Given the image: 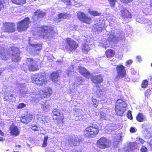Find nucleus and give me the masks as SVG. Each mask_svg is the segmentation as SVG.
<instances>
[{
    "mask_svg": "<svg viewBox=\"0 0 152 152\" xmlns=\"http://www.w3.org/2000/svg\"><path fill=\"white\" fill-rule=\"evenodd\" d=\"M12 56V61L17 62L21 59L19 53L17 52L15 48L12 47L6 51L5 49L3 47L0 46V58L3 60H6Z\"/></svg>",
    "mask_w": 152,
    "mask_h": 152,
    "instance_id": "nucleus-1",
    "label": "nucleus"
},
{
    "mask_svg": "<svg viewBox=\"0 0 152 152\" xmlns=\"http://www.w3.org/2000/svg\"><path fill=\"white\" fill-rule=\"evenodd\" d=\"M99 131V127L96 125H91L86 127L83 131V135L86 138H91L95 137Z\"/></svg>",
    "mask_w": 152,
    "mask_h": 152,
    "instance_id": "nucleus-2",
    "label": "nucleus"
},
{
    "mask_svg": "<svg viewBox=\"0 0 152 152\" xmlns=\"http://www.w3.org/2000/svg\"><path fill=\"white\" fill-rule=\"evenodd\" d=\"M116 70L117 72V75L114 79L115 81H117L120 78L125 77L124 80L125 81L129 82L130 81V79L128 77H126V71L125 67L121 64L115 65Z\"/></svg>",
    "mask_w": 152,
    "mask_h": 152,
    "instance_id": "nucleus-3",
    "label": "nucleus"
},
{
    "mask_svg": "<svg viewBox=\"0 0 152 152\" xmlns=\"http://www.w3.org/2000/svg\"><path fill=\"white\" fill-rule=\"evenodd\" d=\"M31 81L37 86H44L48 82L46 75L44 73H40L35 75L32 78Z\"/></svg>",
    "mask_w": 152,
    "mask_h": 152,
    "instance_id": "nucleus-4",
    "label": "nucleus"
},
{
    "mask_svg": "<svg viewBox=\"0 0 152 152\" xmlns=\"http://www.w3.org/2000/svg\"><path fill=\"white\" fill-rule=\"evenodd\" d=\"M34 59L32 58H27L26 64H24L23 69L25 72L28 70L30 72H34L39 70L38 65L36 63L33 64Z\"/></svg>",
    "mask_w": 152,
    "mask_h": 152,
    "instance_id": "nucleus-5",
    "label": "nucleus"
},
{
    "mask_svg": "<svg viewBox=\"0 0 152 152\" xmlns=\"http://www.w3.org/2000/svg\"><path fill=\"white\" fill-rule=\"evenodd\" d=\"M112 144L111 140L104 137H101L96 142V147L100 149H104L110 147Z\"/></svg>",
    "mask_w": 152,
    "mask_h": 152,
    "instance_id": "nucleus-6",
    "label": "nucleus"
},
{
    "mask_svg": "<svg viewBox=\"0 0 152 152\" xmlns=\"http://www.w3.org/2000/svg\"><path fill=\"white\" fill-rule=\"evenodd\" d=\"M117 104L115 108V112L118 115H122L126 110L127 104L121 99L118 100Z\"/></svg>",
    "mask_w": 152,
    "mask_h": 152,
    "instance_id": "nucleus-7",
    "label": "nucleus"
},
{
    "mask_svg": "<svg viewBox=\"0 0 152 152\" xmlns=\"http://www.w3.org/2000/svg\"><path fill=\"white\" fill-rule=\"evenodd\" d=\"M31 22L28 17L18 22L17 26V31L19 32L25 31L29 27V24Z\"/></svg>",
    "mask_w": 152,
    "mask_h": 152,
    "instance_id": "nucleus-8",
    "label": "nucleus"
},
{
    "mask_svg": "<svg viewBox=\"0 0 152 152\" xmlns=\"http://www.w3.org/2000/svg\"><path fill=\"white\" fill-rule=\"evenodd\" d=\"M52 119L53 120L56 121L58 124L64 123V114L59 109L54 108L52 111Z\"/></svg>",
    "mask_w": 152,
    "mask_h": 152,
    "instance_id": "nucleus-9",
    "label": "nucleus"
},
{
    "mask_svg": "<svg viewBox=\"0 0 152 152\" xmlns=\"http://www.w3.org/2000/svg\"><path fill=\"white\" fill-rule=\"evenodd\" d=\"M39 32L40 36H42L43 39H48L50 35V33L51 32L50 28L48 26H43L39 27Z\"/></svg>",
    "mask_w": 152,
    "mask_h": 152,
    "instance_id": "nucleus-10",
    "label": "nucleus"
},
{
    "mask_svg": "<svg viewBox=\"0 0 152 152\" xmlns=\"http://www.w3.org/2000/svg\"><path fill=\"white\" fill-rule=\"evenodd\" d=\"M53 91L50 87H45L43 89L40 91L39 93V96L41 99L49 97L52 94Z\"/></svg>",
    "mask_w": 152,
    "mask_h": 152,
    "instance_id": "nucleus-11",
    "label": "nucleus"
},
{
    "mask_svg": "<svg viewBox=\"0 0 152 152\" xmlns=\"http://www.w3.org/2000/svg\"><path fill=\"white\" fill-rule=\"evenodd\" d=\"M77 15L79 20L82 23H85L87 24H90L92 22L91 18L82 12H79L77 13Z\"/></svg>",
    "mask_w": 152,
    "mask_h": 152,
    "instance_id": "nucleus-12",
    "label": "nucleus"
},
{
    "mask_svg": "<svg viewBox=\"0 0 152 152\" xmlns=\"http://www.w3.org/2000/svg\"><path fill=\"white\" fill-rule=\"evenodd\" d=\"M4 31L8 33H13L15 31V24L12 23L5 22L3 24Z\"/></svg>",
    "mask_w": 152,
    "mask_h": 152,
    "instance_id": "nucleus-13",
    "label": "nucleus"
},
{
    "mask_svg": "<svg viewBox=\"0 0 152 152\" xmlns=\"http://www.w3.org/2000/svg\"><path fill=\"white\" fill-rule=\"evenodd\" d=\"M21 118L20 121L22 123L27 124L32 120L33 117L32 114L30 113L26 112Z\"/></svg>",
    "mask_w": 152,
    "mask_h": 152,
    "instance_id": "nucleus-14",
    "label": "nucleus"
},
{
    "mask_svg": "<svg viewBox=\"0 0 152 152\" xmlns=\"http://www.w3.org/2000/svg\"><path fill=\"white\" fill-rule=\"evenodd\" d=\"M120 15L124 20L131 18L132 16L131 13L126 8H123L120 10Z\"/></svg>",
    "mask_w": 152,
    "mask_h": 152,
    "instance_id": "nucleus-15",
    "label": "nucleus"
},
{
    "mask_svg": "<svg viewBox=\"0 0 152 152\" xmlns=\"http://www.w3.org/2000/svg\"><path fill=\"white\" fill-rule=\"evenodd\" d=\"M77 71L84 77L87 79H89L91 75V73L84 67L81 66H78Z\"/></svg>",
    "mask_w": 152,
    "mask_h": 152,
    "instance_id": "nucleus-16",
    "label": "nucleus"
},
{
    "mask_svg": "<svg viewBox=\"0 0 152 152\" xmlns=\"http://www.w3.org/2000/svg\"><path fill=\"white\" fill-rule=\"evenodd\" d=\"M90 77H91V80L92 82L96 84H100L103 80L101 75L94 76L91 74Z\"/></svg>",
    "mask_w": 152,
    "mask_h": 152,
    "instance_id": "nucleus-17",
    "label": "nucleus"
},
{
    "mask_svg": "<svg viewBox=\"0 0 152 152\" xmlns=\"http://www.w3.org/2000/svg\"><path fill=\"white\" fill-rule=\"evenodd\" d=\"M82 140L78 137H75L74 138H72L69 139L68 142L69 145L71 146H77L80 143L82 142Z\"/></svg>",
    "mask_w": 152,
    "mask_h": 152,
    "instance_id": "nucleus-18",
    "label": "nucleus"
},
{
    "mask_svg": "<svg viewBox=\"0 0 152 152\" xmlns=\"http://www.w3.org/2000/svg\"><path fill=\"white\" fill-rule=\"evenodd\" d=\"M66 40L70 50H74L78 47V45L77 43L70 38H66Z\"/></svg>",
    "mask_w": 152,
    "mask_h": 152,
    "instance_id": "nucleus-19",
    "label": "nucleus"
},
{
    "mask_svg": "<svg viewBox=\"0 0 152 152\" xmlns=\"http://www.w3.org/2000/svg\"><path fill=\"white\" fill-rule=\"evenodd\" d=\"M59 77V74L57 71L53 72L50 75V79L53 82L56 83L58 81V78Z\"/></svg>",
    "mask_w": 152,
    "mask_h": 152,
    "instance_id": "nucleus-20",
    "label": "nucleus"
},
{
    "mask_svg": "<svg viewBox=\"0 0 152 152\" xmlns=\"http://www.w3.org/2000/svg\"><path fill=\"white\" fill-rule=\"evenodd\" d=\"M10 133L11 135L17 136L19 135V132L17 126L12 125L10 127Z\"/></svg>",
    "mask_w": 152,
    "mask_h": 152,
    "instance_id": "nucleus-21",
    "label": "nucleus"
},
{
    "mask_svg": "<svg viewBox=\"0 0 152 152\" xmlns=\"http://www.w3.org/2000/svg\"><path fill=\"white\" fill-rule=\"evenodd\" d=\"M50 108V103L48 102L47 100L45 101L42 102L41 108L43 111L47 112L49 111Z\"/></svg>",
    "mask_w": 152,
    "mask_h": 152,
    "instance_id": "nucleus-22",
    "label": "nucleus"
},
{
    "mask_svg": "<svg viewBox=\"0 0 152 152\" xmlns=\"http://www.w3.org/2000/svg\"><path fill=\"white\" fill-rule=\"evenodd\" d=\"M115 54V51L112 49H107L105 53L106 57L109 58H111L114 57Z\"/></svg>",
    "mask_w": 152,
    "mask_h": 152,
    "instance_id": "nucleus-23",
    "label": "nucleus"
},
{
    "mask_svg": "<svg viewBox=\"0 0 152 152\" xmlns=\"http://www.w3.org/2000/svg\"><path fill=\"white\" fill-rule=\"evenodd\" d=\"M104 28V26L101 24L96 23L94 25V30L98 33L102 32Z\"/></svg>",
    "mask_w": 152,
    "mask_h": 152,
    "instance_id": "nucleus-24",
    "label": "nucleus"
},
{
    "mask_svg": "<svg viewBox=\"0 0 152 152\" xmlns=\"http://www.w3.org/2000/svg\"><path fill=\"white\" fill-rule=\"evenodd\" d=\"M34 15L37 16V19L43 18L45 15V12L40 11L39 10H37L34 12Z\"/></svg>",
    "mask_w": 152,
    "mask_h": 152,
    "instance_id": "nucleus-25",
    "label": "nucleus"
},
{
    "mask_svg": "<svg viewBox=\"0 0 152 152\" xmlns=\"http://www.w3.org/2000/svg\"><path fill=\"white\" fill-rule=\"evenodd\" d=\"M95 87L97 89L95 91V93L96 94V97L99 98L101 96L103 95V93L102 89H99L100 86L99 85H96Z\"/></svg>",
    "mask_w": 152,
    "mask_h": 152,
    "instance_id": "nucleus-26",
    "label": "nucleus"
},
{
    "mask_svg": "<svg viewBox=\"0 0 152 152\" xmlns=\"http://www.w3.org/2000/svg\"><path fill=\"white\" fill-rule=\"evenodd\" d=\"M136 119L138 122H141L145 121V117L142 113H138L136 116Z\"/></svg>",
    "mask_w": 152,
    "mask_h": 152,
    "instance_id": "nucleus-27",
    "label": "nucleus"
},
{
    "mask_svg": "<svg viewBox=\"0 0 152 152\" xmlns=\"http://www.w3.org/2000/svg\"><path fill=\"white\" fill-rule=\"evenodd\" d=\"M13 4L17 5H21L25 4L26 0H10Z\"/></svg>",
    "mask_w": 152,
    "mask_h": 152,
    "instance_id": "nucleus-28",
    "label": "nucleus"
},
{
    "mask_svg": "<svg viewBox=\"0 0 152 152\" xmlns=\"http://www.w3.org/2000/svg\"><path fill=\"white\" fill-rule=\"evenodd\" d=\"M32 47H34V51L36 52L37 51H39L41 49L42 45L39 44H32L31 45Z\"/></svg>",
    "mask_w": 152,
    "mask_h": 152,
    "instance_id": "nucleus-29",
    "label": "nucleus"
},
{
    "mask_svg": "<svg viewBox=\"0 0 152 152\" xmlns=\"http://www.w3.org/2000/svg\"><path fill=\"white\" fill-rule=\"evenodd\" d=\"M81 49L82 51L84 52H87L90 50L89 45L86 43H84L82 45Z\"/></svg>",
    "mask_w": 152,
    "mask_h": 152,
    "instance_id": "nucleus-30",
    "label": "nucleus"
},
{
    "mask_svg": "<svg viewBox=\"0 0 152 152\" xmlns=\"http://www.w3.org/2000/svg\"><path fill=\"white\" fill-rule=\"evenodd\" d=\"M137 144L135 142H134L130 145L129 147H127L129 148V149L130 152H132L133 150L137 149Z\"/></svg>",
    "mask_w": 152,
    "mask_h": 152,
    "instance_id": "nucleus-31",
    "label": "nucleus"
},
{
    "mask_svg": "<svg viewBox=\"0 0 152 152\" xmlns=\"http://www.w3.org/2000/svg\"><path fill=\"white\" fill-rule=\"evenodd\" d=\"M91 15L93 16H99L100 15L101 13L98 12L96 11H91L90 10L88 12Z\"/></svg>",
    "mask_w": 152,
    "mask_h": 152,
    "instance_id": "nucleus-32",
    "label": "nucleus"
},
{
    "mask_svg": "<svg viewBox=\"0 0 152 152\" xmlns=\"http://www.w3.org/2000/svg\"><path fill=\"white\" fill-rule=\"evenodd\" d=\"M148 85V81L147 80H143L141 84V87L142 88H146Z\"/></svg>",
    "mask_w": 152,
    "mask_h": 152,
    "instance_id": "nucleus-33",
    "label": "nucleus"
},
{
    "mask_svg": "<svg viewBox=\"0 0 152 152\" xmlns=\"http://www.w3.org/2000/svg\"><path fill=\"white\" fill-rule=\"evenodd\" d=\"M68 16L66 13H60L58 14V18L59 19H66Z\"/></svg>",
    "mask_w": 152,
    "mask_h": 152,
    "instance_id": "nucleus-34",
    "label": "nucleus"
},
{
    "mask_svg": "<svg viewBox=\"0 0 152 152\" xmlns=\"http://www.w3.org/2000/svg\"><path fill=\"white\" fill-rule=\"evenodd\" d=\"M48 139V136H46L44 137L43 140V143L42 144V146L43 147H45L47 145V141Z\"/></svg>",
    "mask_w": 152,
    "mask_h": 152,
    "instance_id": "nucleus-35",
    "label": "nucleus"
},
{
    "mask_svg": "<svg viewBox=\"0 0 152 152\" xmlns=\"http://www.w3.org/2000/svg\"><path fill=\"white\" fill-rule=\"evenodd\" d=\"M92 101L93 105L94 107L96 108L98 105L99 101L95 99H92Z\"/></svg>",
    "mask_w": 152,
    "mask_h": 152,
    "instance_id": "nucleus-36",
    "label": "nucleus"
},
{
    "mask_svg": "<svg viewBox=\"0 0 152 152\" xmlns=\"http://www.w3.org/2000/svg\"><path fill=\"white\" fill-rule=\"evenodd\" d=\"M151 91V89L149 88L145 91L144 94L145 97H146L148 99L150 97Z\"/></svg>",
    "mask_w": 152,
    "mask_h": 152,
    "instance_id": "nucleus-37",
    "label": "nucleus"
},
{
    "mask_svg": "<svg viewBox=\"0 0 152 152\" xmlns=\"http://www.w3.org/2000/svg\"><path fill=\"white\" fill-rule=\"evenodd\" d=\"M115 36L111 34L107 38V40L109 42H112L114 41L116 39Z\"/></svg>",
    "mask_w": 152,
    "mask_h": 152,
    "instance_id": "nucleus-38",
    "label": "nucleus"
},
{
    "mask_svg": "<svg viewBox=\"0 0 152 152\" xmlns=\"http://www.w3.org/2000/svg\"><path fill=\"white\" fill-rule=\"evenodd\" d=\"M127 147L118 150V152H130Z\"/></svg>",
    "mask_w": 152,
    "mask_h": 152,
    "instance_id": "nucleus-39",
    "label": "nucleus"
},
{
    "mask_svg": "<svg viewBox=\"0 0 152 152\" xmlns=\"http://www.w3.org/2000/svg\"><path fill=\"white\" fill-rule=\"evenodd\" d=\"M31 128L34 132L38 131H39V128L36 125H31Z\"/></svg>",
    "mask_w": 152,
    "mask_h": 152,
    "instance_id": "nucleus-40",
    "label": "nucleus"
},
{
    "mask_svg": "<svg viewBox=\"0 0 152 152\" xmlns=\"http://www.w3.org/2000/svg\"><path fill=\"white\" fill-rule=\"evenodd\" d=\"M110 5L112 7H114L117 2L116 0H108Z\"/></svg>",
    "mask_w": 152,
    "mask_h": 152,
    "instance_id": "nucleus-41",
    "label": "nucleus"
},
{
    "mask_svg": "<svg viewBox=\"0 0 152 152\" xmlns=\"http://www.w3.org/2000/svg\"><path fill=\"white\" fill-rule=\"evenodd\" d=\"M26 104L24 103H20L18 104L17 107V108L18 109H21L26 107Z\"/></svg>",
    "mask_w": 152,
    "mask_h": 152,
    "instance_id": "nucleus-42",
    "label": "nucleus"
},
{
    "mask_svg": "<svg viewBox=\"0 0 152 152\" xmlns=\"http://www.w3.org/2000/svg\"><path fill=\"white\" fill-rule=\"evenodd\" d=\"M148 148L144 145H142L140 148V151L141 152H147Z\"/></svg>",
    "mask_w": 152,
    "mask_h": 152,
    "instance_id": "nucleus-43",
    "label": "nucleus"
},
{
    "mask_svg": "<svg viewBox=\"0 0 152 152\" xmlns=\"http://www.w3.org/2000/svg\"><path fill=\"white\" fill-rule=\"evenodd\" d=\"M127 118L130 120H132L133 117L130 110H129L127 113Z\"/></svg>",
    "mask_w": 152,
    "mask_h": 152,
    "instance_id": "nucleus-44",
    "label": "nucleus"
},
{
    "mask_svg": "<svg viewBox=\"0 0 152 152\" xmlns=\"http://www.w3.org/2000/svg\"><path fill=\"white\" fill-rule=\"evenodd\" d=\"M61 1L65 4H66L67 6L71 5V1L70 0H61Z\"/></svg>",
    "mask_w": 152,
    "mask_h": 152,
    "instance_id": "nucleus-45",
    "label": "nucleus"
},
{
    "mask_svg": "<svg viewBox=\"0 0 152 152\" xmlns=\"http://www.w3.org/2000/svg\"><path fill=\"white\" fill-rule=\"evenodd\" d=\"M72 152H82V149L80 148L76 147L73 149Z\"/></svg>",
    "mask_w": 152,
    "mask_h": 152,
    "instance_id": "nucleus-46",
    "label": "nucleus"
},
{
    "mask_svg": "<svg viewBox=\"0 0 152 152\" xmlns=\"http://www.w3.org/2000/svg\"><path fill=\"white\" fill-rule=\"evenodd\" d=\"M4 2L2 0H0V12L4 9Z\"/></svg>",
    "mask_w": 152,
    "mask_h": 152,
    "instance_id": "nucleus-47",
    "label": "nucleus"
},
{
    "mask_svg": "<svg viewBox=\"0 0 152 152\" xmlns=\"http://www.w3.org/2000/svg\"><path fill=\"white\" fill-rule=\"evenodd\" d=\"M120 1L122 3L127 4L128 3H130L133 1V0H120Z\"/></svg>",
    "mask_w": 152,
    "mask_h": 152,
    "instance_id": "nucleus-48",
    "label": "nucleus"
},
{
    "mask_svg": "<svg viewBox=\"0 0 152 152\" xmlns=\"http://www.w3.org/2000/svg\"><path fill=\"white\" fill-rule=\"evenodd\" d=\"M145 137L147 139H149L151 137V135L150 133L148 132L147 134H145Z\"/></svg>",
    "mask_w": 152,
    "mask_h": 152,
    "instance_id": "nucleus-49",
    "label": "nucleus"
},
{
    "mask_svg": "<svg viewBox=\"0 0 152 152\" xmlns=\"http://www.w3.org/2000/svg\"><path fill=\"white\" fill-rule=\"evenodd\" d=\"M83 81L82 79H78L77 80V83H78L79 85L80 84H83Z\"/></svg>",
    "mask_w": 152,
    "mask_h": 152,
    "instance_id": "nucleus-50",
    "label": "nucleus"
},
{
    "mask_svg": "<svg viewBox=\"0 0 152 152\" xmlns=\"http://www.w3.org/2000/svg\"><path fill=\"white\" fill-rule=\"evenodd\" d=\"M132 62L133 61L132 60H129L126 62V64L127 65H130L132 63Z\"/></svg>",
    "mask_w": 152,
    "mask_h": 152,
    "instance_id": "nucleus-51",
    "label": "nucleus"
},
{
    "mask_svg": "<svg viewBox=\"0 0 152 152\" xmlns=\"http://www.w3.org/2000/svg\"><path fill=\"white\" fill-rule=\"evenodd\" d=\"M130 132L132 133H134L136 132L135 128L133 127H131L130 129Z\"/></svg>",
    "mask_w": 152,
    "mask_h": 152,
    "instance_id": "nucleus-52",
    "label": "nucleus"
},
{
    "mask_svg": "<svg viewBox=\"0 0 152 152\" xmlns=\"http://www.w3.org/2000/svg\"><path fill=\"white\" fill-rule=\"evenodd\" d=\"M9 95H5L4 98V101H7L9 100Z\"/></svg>",
    "mask_w": 152,
    "mask_h": 152,
    "instance_id": "nucleus-53",
    "label": "nucleus"
},
{
    "mask_svg": "<svg viewBox=\"0 0 152 152\" xmlns=\"http://www.w3.org/2000/svg\"><path fill=\"white\" fill-rule=\"evenodd\" d=\"M139 141L141 144H143L144 142V140L140 138H139Z\"/></svg>",
    "mask_w": 152,
    "mask_h": 152,
    "instance_id": "nucleus-54",
    "label": "nucleus"
},
{
    "mask_svg": "<svg viewBox=\"0 0 152 152\" xmlns=\"http://www.w3.org/2000/svg\"><path fill=\"white\" fill-rule=\"evenodd\" d=\"M136 58L138 59V61H140L141 60V57L140 56H137L136 57Z\"/></svg>",
    "mask_w": 152,
    "mask_h": 152,
    "instance_id": "nucleus-55",
    "label": "nucleus"
},
{
    "mask_svg": "<svg viewBox=\"0 0 152 152\" xmlns=\"http://www.w3.org/2000/svg\"><path fill=\"white\" fill-rule=\"evenodd\" d=\"M0 135L2 136H4V133L1 130H0Z\"/></svg>",
    "mask_w": 152,
    "mask_h": 152,
    "instance_id": "nucleus-56",
    "label": "nucleus"
},
{
    "mask_svg": "<svg viewBox=\"0 0 152 152\" xmlns=\"http://www.w3.org/2000/svg\"><path fill=\"white\" fill-rule=\"evenodd\" d=\"M5 140L4 138L0 136V141H3Z\"/></svg>",
    "mask_w": 152,
    "mask_h": 152,
    "instance_id": "nucleus-57",
    "label": "nucleus"
},
{
    "mask_svg": "<svg viewBox=\"0 0 152 152\" xmlns=\"http://www.w3.org/2000/svg\"><path fill=\"white\" fill-rule=\"evenodd\" d=\"M15 146L16 147H18V148H20L21 147V145H16Z\"/></svg>",
    "mask_w": 152,
    "mask_h": 152,
    "instance_id": "nucleus-58",
    "label": "nucleus"
},
{
    "mask_svg": "<svg viewBox=\"0 0 152 152\" xmlns=\"http://www.w3.org/2000/svg\"><path fill=\"white\" fill-rule=\"evenodd\" d=\"M150 148L151 151H152V144H150Z\"/></svg>",
    "mask_w": 152,
    "mask_h": 152,
    "instance_id": "nucleus-59",
    "label": "nucleus"
},
{
    "mask_svg": "<svg viewBox=\"0 0 152 152\" xmlns=\"http://www.w3.org/2000/svg\"><path fill=\"white\" fill-rule=\"evenodd\" d=\"M150 82L151 83H152V77L150 79Z\"/></svg>",
    "mask_w": 152,
    "mask_h": 152,
    "instance_id": "nucleus-60",
    "label": "nucleus"
},
{
    "mask_svg": "<svg viewBox=\"0 0 152 152\" xmlns=\"http://www.w3.org/2000/svg\"><path fill=\"white\" fill-rule=\"evenodd\" d=\"M14 95L13 94H11L10 95V96L11 97H13Z\"/></svg>",
    "mask_w": 152,
    "mask_h": 152,
    "instance_id": "nucleus-61",
    "label": "nucleus"
},
{
    "mask_svg": "<svg viewBox=\"0 0 152 152\" xmlns=\"http://www.w3.org/2000/svg\"><path fill=\"white\" fill-rule=\"evenodd\" d=\"M150 5L151 7H152V2H151L150 3Z\"/></svg>",
    "mask_w": 152,
    "mask_h": 152,
    "instance_id": "nucleus-62",
    "label": "nucleus"
},
{
    "mask_svg": "<svg viewBox=\"0 0 152 152\" xmlns=\"http://www.w3.org/2000/svg\"><path fill=\"white\" fill-rule=\"evenodd\" d=\"M151 66L152 67V63L151 64Z\"/></svg>",
    "mask_w": 152,
    "mask_h": 152,
    "instance_id": "nucleus-63",
    "label": "nucleus"
},
{
    "mask_svg": "<svg viewBox=\"0 0 152 152\" xmlns=\"http://www.w3.org/2000/svg\"><path fill=\"white\" fill-rule=\"evenodd\" d=\"M61 21V20H59L58 21H59V22H60V21Z\"/></svg>",
    "mask_w": 152,
    "mask_h": 152,
    "instance_id": "nucleus-64",
    "label": "nucleus"
}]
</instances>
